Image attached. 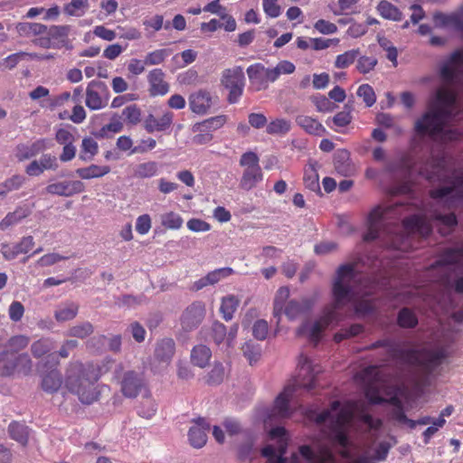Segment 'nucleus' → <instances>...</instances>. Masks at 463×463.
<instances>
[{"mask_svg":"<svg viewBox=\"0 0 463 463\" xmlns=\"http://www.w3.org/2000/svg\"><path fill=\"white\" fill-rule=\"evenodd\" d=\"M222 85L229 90L227 101L230 104L239 102L245 86V76L241 67L235 66L222 71Z\"/></svg>","mask_w":463,"mask_h":463,"instance_id":"423d86ee","label":"nucleus"},{"mask_svg":"<svg viewBox=\"0 0 463 463\" xmlns=\"http://www.w3.org/2000/svg\"><path fill=\"white\" fill-rule=\"evenodd\" d=\"M209 425L205 423L203 419H199L196 425L190 428L188 432L190 444L196 449H200L206 444L207 430Z\"/></svg>","mask_w":463,"mask_h":463,"instance_id":"4be33fe9","label":"nucleus"},{"mask_svg":"<svg viewBox=\"0 0 463 463\" xmlns=\"http://www.w3.org/2000/svg\"><path fill=\"white\" fill-rule=\"evenodd\" d=\"M67 36V28L65 26L52 25L48 28L47 37L54 43L57 42H63Z\"/></svg>","mask_w":463,"mask_h":463,"instance_id":"774afa93","label":"nucleus"},{"mask_svg":"<svg viewBox=\"0 0 463 463\" xmlns=\"http://www.w3.org/2000/svg\"><path fill=\"white\" fill-rule=\"evenodd\" d=\"M356 265V262H353L338 267L332 288L334 301L324 308L322 316L314 322L308 330V339L315 345L320 341L325 329L342 320L339 310L352 301L354 297L352 283L357 277Z\"/></svg>","mask_w":463,"mask_h":463,"instance_id":"f257e3e1","label":"nucleus"},{"mask_svg":"<svg viewBox=\"0 0 463 463\" xmlns=\"http://www.w3.org/2000/svg\"><path fill=\"white\" fill-rule=\"evenodd\" d=\"M85 190V184L81 181H62L50 184L46 186V192L50 194L70 197L80 194Z\"/></svg>","mask_w":463,"mask_h":463,"instance_id":"4468645a","label":"nucleus"},{"mask_svg":"<svg viewBox=\"0 0 463 463\" xmlns=\"http://www.w3.org/2000/svg\"><path fill=\"white\" fill-rule=\"evenodd\" d=\"M402 226L409 232L419 233L428 237L432 232V226L426 216L413 214L402 220Z\"/></svg>","mask_w":463,"mask_h":463,"instance_id":"dca6fc26","label":"nucleus"},{"mask_svg":"<svg viewBox=\"0 0 463 463\" xmlns=\"http://www.w3.org/2000/svg\"><path fill=\"white\" fill-rule=\"evenodd\" d=\"M299 454L309 463H326L334 460V455L328 448H323L316 453L309 445L298 448Z\"/></svg>","mask_w":463,"mask_h":463,"instance_id":"412c9836","label":"nucleus"},{"mask_svg":"<svg viewBox=\"0 0 463 463\" xmlns=\"http://www.w3.org/2000/svg\"><path fill=\"white\" fill-rule=\"evenodd\" d=\"M387 354L392 359H401L405 364L417 367L415 383L419 387H426L430 384L435 371L448 357L447 350L444 347L402 349L393 340Z\"/></svg>","mask_w":463,"mask_h":463,"instance_id":"7ed1b4c3","label":"nucleus"},{"mask_svg":"<svg viewBox=\"0 0 463 463\" xmlns=\"http://www.w3.org/2000/svg\"><path fill=\"white\" fill-rule=\"evenodd\" d=\"M124 367L120 364L114 371V379L120 384L122 394L127 398H136L145 388L144 378L135 371L123 372Z\"/></svg>","mask_w":463,"mask_h":463,"instance_id":"0eeeda50","label":"nucleus"},{"mask_svg":"<svg viewBox=\"0 0 463 463\" xmlns=\"http://www.w3.org/2000/svg\"><path fill=\"white\" fill-rule=\"evenodd\" d=\"M377 11L384 19L397 22L402 19V14L399 8L386 0H382L378 4Z\"/></svg>","mask_w":463,"mask_h":463,"instance_id":"e433bc0d","label":"nucleus"},{"mask_svg":"<svg viewBox=\"0 0 463 463\" xmlns=\"http://www.w3.org/2000/svg\"><path fill=\"white\" fill-rule=\"evenodd\" d=\"M108 91L104 82L91 80L86 89V106L91 110L100 109L108 104L109 98L104 93Z\"/></svg>","mask_w":463,"mask_h":463,"instance_id":"9d476101","label":"nucleus"},{"mask_svg":"<svg viewBox=\"0 0 463 463\" xmlns=\"http://www.w3.org/2000/svg\"><path fill=\"white\" fill-rule=\"evenodd\" d=\"M175 344L172 338L160 340L155 349V357L159 362L169 363L175 354Z\"/></svg>","mask_w":463,"mask_h":463,"instance_id":"a878e982","label":"nucleus"},{"mask_svg":"<svg viewBox=\"0 0 463 463\" xmlns=\"http://www.w3.org/2000/svg\"><path fill=\"white\" fill-rule=\"evenodd\" d=\"M298 373L293 385H287L277 396L273 407L267 415L265 421H273L289 418L292 414L289 402L297 388L310 391L316 387V373L311 361L305 354L298 357Z\"/></svg>","mask_w":463,"mask_h":463,"instance_id":"20e7f679","label":"nucleus"},{"mask_svg":"<svg viewBox=\"0 0 463 463\" xmlns=\"http://www.w3.org/2000/svg\"><path fill=\"white\" fill-rule=\"evenodd\" d=\"M111 360L101 364L93 362L70 363L65 377V387L68 391L78 396L80 402L91 404L99 399L100 392L96 384L99 378L106 373Z\"/></svg>","mask_w":463,"mask_h":463,"instance_id":"f03ea898","label":"nucleus"},{"mask_svg":"<svg viewBox=\"0 0 463 463\" xmlns=\"http://www.w3.org/2000/svg\"><path fill=\"white\" fill-rule=\"evenodd\" d=\"M146 29L151 28L153 32H157L165 27V29L168 30L170 28V23L166 22L164 24V17L161 14H156L150 19H146L143 22Z\"/></svg>","mask_w":463,"mask_h":463,"instance_id":"052dcab7","label":"nucleus"},{"mask_svg":"<svg viewBox=\"0 0 463 463\" xmlns=\"http://www.w3.org/2000/svg\"><path fill=\"white\" fill-rule=\"evenodd\" d=\"M173 119L174 114L171 111L165 112L159 118L149 114L144 120V128L147 133L165 131L171 127Z\"/></svg>","mask_w":463,"mask_h":463,"instance_id":"aec40b11","label":"nucleus"},{"mask_svg":"<svg viewBox=\"0 0 463 463\" xmlns=\"http://www.w3.org/2000/svg\"><path fill=\"white\" fill-rule=\"evenodd\" d=\"M53 348V341L51 338H41L33 343L31 352L35 358H40L48 354Z\"/></svg>","mask_w":463,"mask_h":463,"instance_id":"a18cd8bd","label":"nucleus"},{"mask_svg":"<svg viewBox=\"0 0 463 463\" xmlns=\"http://www.w3.org/2000/svg\"><path fill=\"white\" fill-rule=\"evenodd\" d=\"M314 306V300L302 298L301 300H290L285 307V315L290 320L296 319L300 315L309 311Z\"/></svg>","mask_w":463,"mask_h":463,"instance_id":"b1692460","label":"nucleus"},{"mask_svg":"<svg viewBox=\"0 0 463 463\" xmlns=\"http://www.w3.org/2000/svg\"><path fill=\"white\" fill-rule=\"evenodd\" d=\"M391 418L401 424L407 425L411 430L414 429L413 420L409 419L402 407L393 408L391 411Z\"/></svg>","mask_w":463,"mask_h":463,"instance_id":"0e129e2a","label":"nucleus"},{"mask_svg":"<svg viewBox=\"0 0 463 463\" xmlns=\"http://www.w3.org/2000/svg\"><path fill=\"white\" fill-rule=\"evenodd\" d=\"M61 384L62 377L56 368L43 375L42 388L46 392L54 393L58 392Z\"/></svg>","mask_w":463,"mask_h":463,"instance_id":"c85d7f7f","label":"nucleus"},{"mask_svg":"<svg viewBox=\"0 0 463 463\" xmlns=\"http://www.w3.org/2000/svg\"><path fill=\"white\" fill-rule=\"evenodd\" d=\"M52 146V141L47 138H39L31 144H18L15 147V157L23 162L44 152Z\"/></svg>","mask_w":463,"mask_h":463,"instance_id":"f8f14e48","label":"nucleus"},{"mask_svg":"<svg viewBox=\"0 0 463 463\" xmlns=\"http://www.w3.org/2000/svg\"><path fill=\"white\" fill-rule=\"evenodd\" d=\"M446 111L443 108H430L414 124V131L419 137H434L440 135L444 128Z\"/></svg>","mask_w":463,"mask_h":463,"instance_id":"39448f33","label":"nucleus"},{"mask_svg":"<svg viewBox=\"0 0 463 463\" xmlns=\"http://www.w3.org/2000/svg\"><path fill=\"white\" fill-rule=\"evenodd\" d=\"M463 260V245L457 248H446L439 256V259L434 261L429 268V270L435 269L439 267H445L449 265H458Z\"/></svg>","mask_w":463,"mask_h":463,"instance_id":"f3484780","label":"nucleus"},{"mask_svg":"<svg viewBox=\"0 0 463 463\" xmlns=\"http://www.w3.org/2000/svg\"><path fill=\"white\" fill-rule=\"evenodd\" d=\"M263 180L261 167L244 169L240 181V187L245 191H250Z\"/></svg>","mask_w":463,"mask_h":463,"instance_id":"bb28decb","label":"nucleus"},{"mask_svg":"<svg viewBox=\"0 0 463 463\" xmlns=\"http://www.w3.org/2000/svg\"><path fill=\"white\" fill-rule=\"evenodd\" d=\"M31 211L27 206H18L16 209L8 213L5 217L0 222V231H5L10 226H13L22 220L29 216Z\"/></svg>","mask_w":463,"mask_h":463,"instance_id":"c756f323","label":"nucleus"},{"mask_svg":"<svg viewBox=\"0 0 463 463\" xmlns=\"http://www.w3.org/2000/svg\"><path fill=\"white\" fill-rule=\"evenodd\" d=\"M270 68H265L261 63H255L247 68V74L253 90L260 91L267 90L269 82H274L269 77Z\"/></svg>","mask_w":463,"mask_h":463,"instance_id":"9b49d317","label":"nucleus"},{"mask_svg":"<svg viewBox=\"0 0 463 463\" xmlns=\"http://www.w3.org/2000/svg\"><path fill=\"white\" fill-rule=\"evenodd\" d=\"M156 146V141L154 138H143L132 148L131 154H144L147 151L153 150Z\"/></svg>","mask_w":463,"mask_h":463,"instance_id":"338daca9","label":"nucleus"},{"mask_svg":"<svg viewBox=\"0 0 463 463\" xmlns=\"http://www.w3.org/2000/svg\"><path fill=\"white\" fill-rule=\"evenodd\" d=\"M89 8L88 0H71L63 7V12L70 16L80 17Z\"/></svg>","mask_w":463,"mask_h":463,"instance_id":"a19ab883","label":"nucleus"},{"mask_svg":"<svg viewBox=\"0 0 463 463\" xmlns=\"http://www.w3.org/2000/svg\"><path fill=\"white\" fill-rule=\"evenodd\" d=\"M240 165L243 166L245 169L260 167V158L258 155L254 152L249 151L241 156Z\"/></svg>","mask_w":463,"mask_h":463,"instance_id":"e2e57ef3","label":"nucleus"},{"mask_svg":"<svg viewBox=\"0 0 463 463\" xmlns=\"http://www.w3.org/2000/svg\"><path fill=\"white\" fill-rule=\"evenodd\" d=\"M191 363L200 368L206 367L212 358V351L205 345H197L191 351Z\"/></svg>","mask_w":463,"mask_h":463,"instance_id":"cd10ccee","label":"nucleus"},{"mask_svg":"<svg viewBox=\"0 0 463 463\" xmlns=\"http://www.w3.org/2000/svg\"><path fill=\"white\" fill-rule=\"evenodd\" d=\"M34 246L33 237L24 236L21 241L14 244L2 243L1 253L5 260H14L20 254L28 253Z\"/></svg>","mask_w":463,"mask_h":463,"instance_id":"ddd939ff","label":"nucleus"},{"mask_svg":"<svg viewBox=\"0 0 463 463\" xmlns=\"http://www.w3.org/2000/svg\"><path fill=\"white\" fill-rule=\"evenodd\" d=\"M400 205L394 204L386 208L376 206L368 214L367 231L364 234V241H373L380 237L381 227L384 224L389 215L396 212Z\"/></svg>","mask_w":463,"mask_h":463,"instance_id":"6e6552de","label":"nucleus"},{"mask_svg":"<svg viewBox=\"0 0 463 463\" xmlns=\"http://www.w3.org/2000/svg\"><path fill=\"white\" fill-rule=\"evenodd\" d=\"M377 59L369 56H361L357 60L356 69L362 74H366L372 71L377 65Z\"/></svg>","mask_w":463,"mask_h":463,"instance_id":"13d9d810","label":"nucleus"},{"mask_svg":"<svg viewBox=\"0 0 463 463\" xmlns=\"http://www.w3.org/2000/svg\"><path fill=\"white\" fill-rule=\"evenodd\" d=\"M142 111L137 104L127 106L122 110V117L127 124L137 126L141 122Z\"/></svg>","mask_w":463,"mask_h":463,"instance_id":"c03bdc74","label":"nucleus"},{"mask_svg":"<svg viewBox=\"0 0 463 463\" xmlns=\"http://www.w3.org/2000/svg\"><path fill=\"white\" fill-rule=\"evenodd\" d=\"M8 433L12 439L25 447L29 440V428L21 422L12 421L8 425Z\"/></svg>","mask_w":463,"mask_h":463,"instance_id":"2f4dec72","label":"nucleus"},{"mask_svg":"<svg viewBox=\"0 0 463 463\" xmlns=\"http://www.w3.org/2000/svg\"><path fill=\"white\" fill-rule=\"evenodd\" d=\"M291 129V122L284 118H275L268 122L266 133L270 136H285Z\"/></svg>","mask_w":463,"mask_h":463,"instance_id":"473e14b6","label":"nucleus"},{"mask_svg":"<svg viewBox=\"0 0 463 463\" xmlns=\"http://www.w3.org/2000/svg\"><path fill=\"white\" fill-rule=\"evenodd\" d=\"M224 378V367L222 364H215L207 376L206 383L208 384H219Z\"/></svg>","mask_w":463,"mask_h":463,"instance_id":"680f3d73","label":"nucleus"},{"mask_svg":"<svg viewBox=\"0 0 463 463\" xmlns=\"http://www.w3.org/2000/svg\"><path fill=\"white\" fill-rule=\"evenodd\" d=\"M419 323L416 314L409 307H402L397 316V324L402 328H414Z\"/></svg>","mask_w":463,"mask_h":463,"instance_id":"58836bf2","label":"nucleus"},{"mask_svg":"<svg viewBox=\"0 0 463 463\" xmlns=\"http://www.w3.org/2000/svg\"><path fill=\"white\" fill-rule=\"evenodd\" d=\"M110 172L109 165H90L87 167L78 168L76 174L81 179L99 178L108 175Z\"/></svg>","mask_w":463,"mask_h":463,"instance_id":"f704fd0d","label":"nucleus"},{"mask_svg":"<svg viewBox=\"0 0 463 463\" xmlns=\"http://www.w3.org/2000/svg\"><path fill=\"white\" fill-rule=\"evenodd\" d=\"M303 181L306 188L309 189L310 191H320L318 174L313 165H310L305 169Z\"/></svg>","mask_w":463,"mask_h":463,"instance_id":"09e8293b","label":"nucleus"},{"mask_svg":"<svg viewBox=\"0 0 463 463\" xmlns=\"http://www.w3.org/2000/svg\"><path fill=\"white\" fill-rule=\"evenodd\" d=\"M457 100L456 93L448 88H439L436 91L435 101L430 105L431 108H443L446 111V117H449V109L452 108Z\"/></svg>","mask_w":463,"mask_h":463,"instance_id":"5701e85b","label":"nucleus"},{"mask_svg":"<svg viewBox=\"0 0 463 463\" xmlns=\"http://www.w3.org/2000/svg\"><path fill=\"white\" fill-rule=\"evenodd\" d=\"M79 313V305L74 302L61 304L54 311V318L57 322L62 323L74 319Z\"/></svg>","mask_w":463,"mask_h":463,"instance_id":"7c9ffc66","label":"nucleus"},{"mask_svg":"<svg viewBox=\"0 0 463 463\" xmlns=\"http://www.w3.org/2000/svg\"><path fill=\"white\" fill-rule=\"evenodd\" d=\"M311 100L319 112H329L334 109L332 102L324 95H314Z\"/></svg>","mask_w":463,"mask_h":463,"instance_id":"69168bd1","label":"nucleus"},{"mask_svg":"<svg viewBox=\"0 0 463 463\" xmlns=\"http://www.w3.org/2000/svg\"><path fill=\"white\" fill-rule=\"evenodd\" d=\"M188 101L192 112L197 115H204L213 105V96L206 90H199L189 96Z\"/></svg>","mask_w":463,"mask_h":463,"instance_id":"2eb2a0df","label":"nucleus"},{"mask_svg":"<svg viewBox=\"0 0 463 463\" xmlns=\"http://www.w3.org/2000/svg\"><path fill=\"white\" fill-rule=\"evenodd\" d=\"M24 181V176L21 175H14L10 178H7L5 182L0 184V196H5L12 191L18 190L22 187Z\"/></svg>","mask_w":463,"mask_h":463,"instance_id":"37998d69","label":"nucleus"},{"mask_svg":"<svg viewBox=\"0 0 463 463\" xmlns=\"http://www.w3.org/2000/svg\"><path fill=\"white\" fill-rule=\"evenodd\" d=\"M233 269L229 267L216 269L210 271L206 276L194 282L192 289L194 291L201 290L202 288L218 283L222 279H225L233 274Z\"/></svg>","mask_w":463,"mask_h":463,"instance_id":"6ab92c4d","label":"nucleus"},{"mask_svg":"<svg viewBox=\"0 0 463 463\" xmlns=\"http://www.w3.org/2000/svg\"><path fill=\"white\" fill-rule=\"evenodd\" d=\"M295 70L296 67L293 62L281 61L275 68L270 69L269 77L276 81L281 74H291Z\"/></svg>","mask_w":463,"mask_h":463,"instance_id":"864d4df0","label":"nucleus"},{"mask_svg":"<svg viewBox=\"0 0 463 463\" xmlns=\"http://www.w3.org/2000/svg\"><path fill=\"white\" fill-rule=\"evenodd\" d=\"M158 165L156 162L147 161L137 164L132 171V177L137 179L151 178L157 175Z\"/></svg>","mask_w":463,"mask_h":463,"instance_id":"72a5a7b5","label":"nucleus"},{"mask_svg":"<svg viewBox=\"0 0 463 463\" xmlns=\"http://www.w3.org/2000/svg\"><path fill=\"white\" fill-rule=\"evenodd\" d=\"M16 373L29 375L32 372L33 363L28 354L24 353L14 355Z\"/></svg>","mask_w":463,"mask_h":463,"instance_id":"3c124183","label":"nucleus"},{"mask_svg":"<svg viewBox=\"0 0 463 463\" xmlns=\"http://www.w3.org/2000/svg\"><path fill=\"white\" fill-rule=\"evenodd\" d=\"M156 411V405L155 401L152 399L150 393H146L138 406V415L146 419H150L155 415Z\"/></svg>","mask_w":463,"mask_h":463,"instance_id":"79ce46f5","label":"nucleus"},{"mask_svg":"<svg viewBox=\"0 0 463 463\" xmlns=\"http://www.w3.org/2000/svg\"><path fill=\"white\" fill-rule=\"evenodd\" d=\"M94 331V327L90 322H82L80 324H77L71 326L67 335L69 336L77 337V338H86L90 335Z\"/></svg>","mask_w":463,"mask_h":463,"instance_id":"8fccbe9b","label":"nucleus"},{"mask_svg":"<svg viewBox=\"0 0 463 463\" xmlns=\"http://www.w3.org/2000/svg\"><path fill=\"white\" fill-rule=\"evenodd\" d=\"M345 109L347 110L340 111L333 117L332 120L335 126L339 128H345L351 123L353 118L351 115L352 106L346 104L345 106Z\"/></svg>","mask_w":463,"mask_h":463,"instance_id":"6e6d98bb","label":"nucleus"},{"mask_svg":"<svg viewBox=\"0 0 463 463\" xmlns=\"http://www.w3.org/2000/svg\"><path fill=\"white\" fill-rule=\"evenodd\" d=\"M239 304L240 300L233 295H229L222 298L220 311L222 315V317L226 321H229L233 317V314L236 311Z\"/></svg>","mask_w":463,"mask_h":463,"instance_id":"ea45409f","label":"nucleus"},{"mask_svg":"<svg viewBox=\"0 0 463 463\" xmlns=\"http://www.w3.org/2000/svg\"><path fill=\"white\" fill-rule=\"evenodd\" d=\"M30 342V338L26 335H18L11 337L7 342V347L11 352V355L13 353H17L23 349H24Z\"/></svg>","mask_w":463,"mask_h":463,"instance_id":"5fc2aeb1","label":"nucleus"},{"mask_svg":"<svg viewBox=\"0 0 463 463\" xmlns=\"http://www.w3.org/2000/svg\"><path fill=\"white\" fill-rule=\"evenodd\" d=\"M205 317V305L201 301L190 304L180 317V324L184 331L191 332L197 328Z\"/></svg>","mask_w":463,"mask_h":463,"instance_id":"1a4fd4ad","label":"nucleus"},{"mask_svg":"<svg viewBox=\"0 0 463 463\" xmlns=\"http://www.w3.org/2000/svg\"><path fill=\"white\" fill-rule=\"evenodd\" d=\"M359 54V49H353L337 55L335 61V67L337 69H345L349 67L354 62Z\"/></svg>","mask_w":463,"mask_h":463,"instance_id":"de8ad7c7","label":"nucleus"},{"mask_svg":"<svg viewBox=\"0 0 463 463\" xmlns=\"http://www.w3.org/2000/svg\"><path fill=\"white\" fill-rule=\"evenodd\" d=\"M296 123L307 134L321 137L326 133V128L316 118L306 115H298Z\"/></svg>","mask_w":463,"mask_h":463,"instance_id":"393cba45","label":"nucleus"},{"mask_svg":"<svg viewBox=\"0 0 463 463\" xmlns=\"http://www.w3.org/2000/svg\"><path fill=\"white\" fill-rule=\"evenodd\" d=\"M357 95L363 99L367 107H372L376 101L374 90L369 84L359 86Z\"/></svg>","mask_w":463,"mask_h":463,"instance_id":"4d7b16f0","label":"nucleus"},{"mask_svg":"<svg viewBox=\"0 0 463 463\" xmlns=\"http://www.w3.org/2000/svg\"><path fill=\"white\" fill-rule=\"evenodd\" d=\"M99 152V146L96 140L90 137H84L81 142V148L79 157L82 161H90Z\"/></svg>","mask_w":463,"mask_h":463,"instance_id":"4c0bfd02","label":"nucleus"},{"mask_svg":"<svg viewBox=\"0 0 463 463\" xmlns=\"http://www.w3.org/2000/svg\"><path fill=\"white\" fill-rule=\"evenodd\" d=\"M227 121V116L219 115L207 118L200 123L195 124L193 127V131H209L210 133L213 130L221 128Z\"/></svg>","mask_w":463,"mask_h":463,"instance_id":"c9c22d12","label":"nucleus"},{"mask_svg":"<svg viewBox=\"0 0 463 463\" xmlns=\"http://www.w3.org/2000/svg\"><path fill=\"white\" fill-rule=\"evenodd\" d=\"M149 94L152 97L164 96L169 90V84L165 80V72L161 69H154L147 75Z\"/></svg>","mask_w":463,"mask_h":463,"instance_id":"a211bd4d","label":"nucleus"},{"mask_svg":"<svg viewBox=\"0 0 463 463\" xmlns=\"http://www.w3.org/2000/svg\"><path fill=\"white\" fill-rule=\"evenodd\" d=\"M354 418L353 411L349 408H341L332 420L333 427L345 428Z\"/></svg>","mask_w":463,"mask_h":463,"instance_id":"603ef678","label":"nucleus"},{"mask_svg":"<svg viewBox=\"0 0 463 463\" xmlns=\"http://www.w3.org/2000/svg\"><path fill=\"white\" fill-rule=\"evenodd\" d=\"M169 55V52L165 49H158L150 52L145 58V63L146 65H158L164 62L165 58Z\"/></svg>","mask_w":463,"mask_h":463,"instance_id":"bf43d9fd","label":"nucleus"},{"mask_svg":"<svg viewBox=\"0 0 463 463\" xmlns=\"http://www.w3.org/2000/svg\"><path fill=\"white\" fill-rule=\"evenodd\" d=\"M184 223L181 215L175 212H168L161 216V224L168 230H179Z\"/></svg>","mask_w":463,"mask_h":463,"instance_id":"49530a36","label":"nucleus"}]
</instances>
